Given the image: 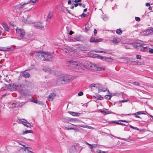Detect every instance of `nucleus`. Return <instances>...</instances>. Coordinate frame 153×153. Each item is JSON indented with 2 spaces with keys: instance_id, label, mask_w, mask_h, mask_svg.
Returning a JSON list of instances; mask_svg holds the SVG:
<instances>
[{
  "instance_id": "1",
  "label": "nucleus",
  "mask_w": 153,
  "mask_h": 153,
  "mask_svg": "<svg viewBox=\"0 0 153 153\" xmlns=\"http://www.w3.org/2000/svg\"><path fill=\"white\" fill-rule=\"evenodd\" d=\"M36 56L39 57H42V59L44 61H51L53 59V56L48 52H39L36 53Z\"/></svg>"
},
{
  "instance_id": "2",
  "label": "nucleus",
  "mask_w": 153,
  "mask_h": 153,
  "mask_svg": "<svg viewBox=\"0 0 153 153\" xmlns=\"http://www.w3.org/2000/svg\"><path fill=\"white\" fill-rule=\"evenodd\" d=\"M69 63L72 65L73 70L75 71L81 72L84 70L85 66L82 64L75 61H69Z\"/></svg>"
},
{
  "instance_id": "3",
  "label": "nucleus",
  "mask_w": 153,
  "mask_h": 153,
  "mask_svg": "<svg viewBox=\"0 0 153 153\" xmlns=\"http://www.w3.org/2000/svg\"><path fill=\"white\" fill-rule=\"evenodd\" d=\"M81 150V147L79 144L72 146L69 149V151L70 153H79Z\"/></svg>"
},
{
  "instance_id": "4",
  "label": "nucleus",
  "mask_w": 153,
  "mask_h": 153,
  "mask_svg": "<svg viewBox=\"0 0 153 153\" xmlns=\"http://www.w3.org/2000/svg\"><path fill=\"white\" fill-rule=\"evenodd\" d=\"M69 80L67 79V76H66L59 78L57 80L58 82H59V85L60 83L63 84L66 83L67 82H68Z\"/></svg>"
},
{
  "instance_id": "5",
  "label": "nucleus",
  "mask_w": 153,
  "mask_h": 153,
  "mask_svg": "<svg viewBox=\"0 0 153 153\" xmlns=\"http://www.w3.org/2000/svg\"><path fill=\"white\" fill-rule=\"evenodd\" d=\"M31 149L28 147L21 148L19 150L20 153H33Z\"/></svg>"
},
{
  "instance_id": "6",
  "label": "nucleus",
  "mask_w": 153,
  "mask_h": 153,
  "mask_svg": "<svg viewBox=\"0 0 153 153\" xmlns=\"http://www.w3.org/2000/svg\"><path fill=\"white\" fill-rule=\"evenodd\" d=\"M16 90L18 91L21 94L26 95L25 94L26 91L25 90V88L19 84H17Z\"/></svg>"
},
{
  "instance_id": "7",
  "label": "nucleus",
  "mask_w": 153,
  "mask_h": 153,
  "mask_svg": "<svg viewBox=\"0 0 153 153\" xmlns=\"http://www.w3.org/2000/svg\"><path fill=\"white\" fill-rule=\"evenodd\" d=\"M19 123H22L24 126L27 127H30L31 126V125L30 124L28 123L27 120L24 119H21L19 120Z\"/></svg>"
},
{
  "instance_id": "8",
  "label": "nucleus",
  "mask_w": 153,
  "mask_h": 153,
  "mask_svg": "<svg viewBox=\"0 0 153 153\" xmlns=\"http://www.w3.org/2000/svg\"><path fill=\"white\" fill-rule=\"evenodd\" d=\"M16 33L19 34L21 37H23L25 35V32L24 30L17 28L16 29Z\"/></svg>"
},
{
  "instance_id": "9",
  "label": "nucleus",
  "mask_w": 153,
  "mask_h": 153,
  "mask_svg": "<svg viewBox=\"0 0 153 153\" xmlns=\"http://www.w3.org/2000/svg\"><path fill=\"white\" fill-rule=\"evenodd\" d=\"M102 41V39L99 38L96 39L94 37H91L90 40V42L92 43H98Z\"/></svg>"
},
{
  "instance_id": "10",
  "label": "nucleus",
  "mask_w": 153,
  "mask_h": 153,
  "mask_svg": "<svg viewBox=\"0 0 153 153\" xmlns=\"http://www.w3.org/2000/svg\"><path fill=\"white\" fill-rule=\"evenodd\" d=\"M17 84H11L8 86V88L11 91H14L16 90V89Z\"/></svg>"
},
{
  "instance_id": "11",
  "label": "nucleus",
  "mask_w": 153,
  "mask_h": 153,
  "mask_svg": "<svg viewBox=\"0 0 153 153\" xmlns=\"http://www.w3.org/2000/svg\"><path fill=\"white\" fill-rule=\"evenodd\" d=\"M36 28L39 29H42L44 28V26L41 23H38L33 25Z\"/></svg>"
},
{
  "instance_id": "12",
  "label": "nucleus",
  "mask_w": 153,
  "mask_h": 153,
  "mask_svg": "<svg viewBox=\"0 0 153 153\" xmlns=\"http://www.w3.org/2000/svg\"><path fill=\"white\" fill-rule=\"evenodd\" d=\"M29 3V2H27V3H25L22 5V6H21V5H20V4H18V5H16L15 7V8L16 9H20L21 8L25 9L26 8V7L25 8V5Z\"/></svg>"
},
{
  "instance_id": "13",
  "label": "nucleus",
  "mask_w": 153,
  "mask_h": 153,
  "mask_svg": "<svg viewBox=\"0 0 153 153\" xmlns=\"http://www.w3.org/2000/svg\"><path fill=\"white\" fill-rule=\"evenodd\" d=\"M64 51H65V52L66 53H68V54L70 55H71L72 56H74L75 55L76 53L75 52H74L73 51H70L66 49H65V50Z\"/></svg>"
},
{
  "instance_id": "14",
  "label": "nucleus",
  "mask_w": 153,
  "mask_h": 153,
  "mask_svg": "<svg viewBox=\"0 0 153 153\" xmlns=\"http://www.w3.org/2000/svg\"><path fill=\"white\" fill-rule=\"evenodd\" d=\"M112 41L114 44H117L120 42V39L118 38L115 37H113Z\"/></svg>"
},
{
  "instance_id": "15",
  "label": "nucleus",
  "mask_w": 153,
  "mask_h": 153,
  "mask_svg": "<svg viewBox=\"0 0 153 153\" xmlns=\"http://www.w3.org/2000/svg\"><path fill=\"white\" fill-rule=\"evenodd\" d=\"M56 94L55 93H51L49 95V97L48 98V100L49 101H52L54 98Z\"/></svg>"
},
{
  "instance_id": "16",
  "label": "nucleus",
  "mask_w": 153,
  "mask_h": 153,
  "mask_svg": "<svg viewBox=\"0 0 153 153\" xmlns=\"http://www.w3.org/2000/svg\"><path fill=\"white\" fill-rule=\"evenodd\" d=\"M99 111L100 112H101L102 114L105 115L110 114L111 113L114 114V113L112 112L111 111H108V110L106 109L104 110H100Z\"/></svg>"
},
{
  "instance_id": "17",
  "label": "nucleus",
  "mask_w": 153,
  "mask_h": 153,
  "mask_svg": "<svg viewBox=\"0 0 153 153\" xmlns=\"http://www.w3.org/2000/svg\"><path fill=\"white\" fill-rule=\"evenodd\" d=\"M1 25L6 31L7 32L9 31V28L6 23L4 22L2 23H1Z\"/></svg>"
},
{
  "instance_id": "18",
  "label": "nucleus",
  "mask_w": 153,
  "mask_h": 153,
  "mask_svg": "<svg viewBox=\"0 0 153 153\" xmlns=\"http://www.w3.org/2000/svg\"><path fill=\"white\" fill-rule=\"evenodd\" d=\"M138 49L142 51H148V47H143L142 46H140Z\"/></svg>"
},
{
  "instance_id": "19",
  "label": "nucleus",
  "mask_w": 153,
  "mask_h": 153,
  "mask_svg": "<svg viewBox=\"0 0 153 153\" xmlns=\"http://www.w3.org/2000/svg\"><path fill=\"white\" fill-rule=\"evenodd\" d=\"M22 75L26 78H29L30 76V74L28 72L26 71H24L22 72Z\"/></svg>"
},
{
  "instance_id": "20",
  "label": "nucleus",
  "mask_w": 153,
  "mask_h": 153,
  "mask_svg": "<svg viewBox=\"0 0 153 153\" xmlns=\"http://www.w3.org/2000/svg\"><path fill=\"white\" fill-rule=\"evenodd\" d=\"M107 90L106 88H103L101 86H98V90L99 92H104L106 91Z\"/></svg>"
},
{
  "instance_id": "21",
  "label": "nucleus",
  "mask_w": 153,
  "mask_h": 153,
  "mask_svg": "<svg viewBox=\"0 0 153 153\" xmlns=\"http://www.w3.org/2000/svg\"><path fill=\"white\" fill-rule=\"evenodd\" d=\"M43 70L45 71V72L48 73H50L51 72V69L45 67L43 68Z\"/></svg>"
},
{
  "instance_id": "22",
  "label": "nucleus",
  "mask_w": 153,
  "mask_h": 153,
  "mask_svg": "<svg viewBox=\"0 0 153 153\" xmlns=\"http://www.w3.org/2000/svg\"><path fill=\"white\" fill-rule=\"evenodd\" d=\"M25 103L22 102H17L15 104V107H21Z\"/></svg>"
},
{
  "instance_id": "23",
  "label": "nucleus",
  "mask_w": 153,
  "mask_h": 153,
  "mask_svg": "<svg viewBox=\"0 0 153 153\" xmlns=\"http://www.w3.org/2000/svg\"><path fill=\"white\" fill-rule=\"evenodd\" d=\"M69 113L70 114H71L73 116H78L79 114L78 113H76V112H69Z\"/></svg>"
},
{
  "instance_id": "24",
  "label": "nucleus",
  "mask_w": 153,
  "mask_h": 153,
  "mask_svg": "<svg viewBox=\"0 0 153 153\" xmlns=\"http://www.w3.org/2000/svg\"><path fill=\"white\" fill-rule=\"evenodd\" d=\"M95 68L98 71H102L104 70H105V68H104L99 67L98 66H95Z\"/></svg>"
},
{
  "instance_id": "25",
  "label": "nucleus",
  "mask_w": 153,
  "mask_h": 153,
  "mask_svg": "<svg viewBox=\"0 0 153 153\" xmlns=\"http://www.w3.org/2000/svg\"><path fill=\"white\" fill-rule=\"evenodd\" d=\"M23 21L24 22H25L27 24H31L32 23V21H29V19L28 18H27L26 20H25V19H24L23 20Z\"/></svg>"
},
{
  "instance_id": "26",
  "label": "nucleus",
  "mask_w": 153,
  "mask_h": 153,
  "mask_svg": "<svg viewBox=\"0 0 153 153\" xmlns=\"http://www.w3.org/2000/svg\"><path fill=\"white\" fill-rule=\"evenodd\" d=\"M141 46V45L140 44L137 43H136L134 44V47L136 48H137L138 49V48H139V47Z\"/></svg>"
},
{
  "instance_id": "27",
  "label": "nucleus",
  "mask_w": 153,
  "mask_h": 153,
  "mask_svg": "<svg viewBox=\"0 0 153 153\" xmlns=\"http://www.w3.org/2000/svg\"><path fill=\"white\" fill-rule=\"evenodd\" d=\"M122 33V31L120 29H118L116 30V33L118 34L121 35Z\"/></svg>"
},
{
  "instance_id": "28",
  "label": "nucleus",
  "mask_w": 153,
  "mask_h": 153,
  "mask_svg": "<svg viewBox=\"0 0 153 153\" xmlns=\"http://www.w3.org/2000/svg\"><path fill=\"white\" fill-rule=\"evenodd\" d=\"M95 97L97 100H102L103 99V98L102 97L99 95H97Z\"/></svg>"
},
{
  "instance_id": "29",
  "label": "nucleus",
  "mask_w": 153,
  "mask_h": 153,
  "mask_svg": "<svg viewBox=\"0 0 153 153\" xmlns=\"http://www.w3.org/2000/svg\"><path fill=\"white\" fill-rule=\"evenodd\" d=\"M111 96L110 95H107L105 96V98L107 100H109L111 97Z\"/></svg>"
},
{
  "instance_id": "30",
  "label": "nucleus",
  "mask_w": 153,
  "mask_h": 153,
  "mask_svg": "<svg viewBox=\"0 0 153 153\" xmlns=\"http://www.w3.org/2000/svg\"><path fill=\"white\" fill-rule=\"evenodd\" d=\"M33 133V131L31 130H27L25 131V132H23V134H27L28 133Z\"/></svg>"
},
{
  "instance_id": "31",
  "label": "nucleus",
  "mask_w": 153,
  "mask_h": 153,
  "mask_svg": "<svg viewBox=\"0 0 153 153\" xmlns=\"http://www.w3.org/2000/svg\"><path fill=\"white\" fill-rule=\"evenodd\" d=\"M53 16L52 13L51 12H50L48 14L47 18L48 19L51 18Z\"/></svg>"
},
{
  "instance_id": "32",
  "label": "nucleus",
  "mask_w": 153,
  "mask_h": 153,
  "mask_svg": "<svg viewBox=\"0 0 153 153\" xmlns=\"http://www.w3.org/2000/svg\"><path fill=\"white\" fill-rule=\"evenodd\" d=\"M90 88H91V89L92 90H94V89L95 88V84H92L91 85L89 86Z\"/></svg>"
},
{
  "instance_id": "33",
  "label": "nucleus",
  "mask_w": 153,
  "mask_h": 153,
  "mask_svg": "<svg viewBox=\"0 0 153 153\" xmlns=\"http://www.w3.org/2000/svg\"><path fill=\"white\" fill-rule=\"evenodd\" d=\"M98 153H108L107 151H103L101 150H98L97 151Z\"/></svg>"
},
{
  "instance_id": "34",
  "label": "nucleus",
  "mask_w": 153,
  "mask_h": 153,
  "mask_svg": "<svg viewBox=\"0 0 153 153\" xmlns=\"http://www.w3.org/2000/svg\"><path fill=\"white\" fill-rule=\"evenodd\" d=\"M138 115H140L141 114H145V113L144 111H139L136 113Z\"/></svg>"
},
{
  "instance_id": "35",
  "label": "nucleus",
  "mask_w": 153,
  "mask_h": 153,
  "mask_svg": "<svg viewBox=\"0 0 153 153\" xmlns=\"http://www.w3.org/2000/svg\"><path fill=\"white\" fill-rule=\"evenodd\" d=\"M130 127L134 129L139 130V129L136 127H134L130 125L129 126Z\"/></svg>"
},
{
  "instance_id": "36",
  "label": "nucleus",
  "mask_w": 153,
  "mask_h": 153,
  "mask_svg": "<svg viewBox=\"0 0 153 153\" xmlns=\"http://www.w3.org/2000/svg\"><path fill=\"white\" fill-rule=\"evenodd\" d=\"M99 59H110V58H109V57L106 58L105 57H103V56H99Z\"/></svg>"
},
{
  "instance_id": "37",
  "label": "nucleus",
  "mask_w": 153,
  "mask_h": 153,
  "mask_svg": "<svg viewBox=\"0 0 153 153\" xmlns=\"http://www.w3.org/2000/svg\"><path fill=\"white\" fill-rule=\"evenodd\" d=\"M88 23H87L86 25L85 28L87 30H88L89 29V27H88Z\"/></svg>"
},
{
  "instance_id": "38",
  "label": "nucleus",
  "mask_w": 153,
  "mask_h": 153,
  "mask_svg": "<svg viewBox=\"0 0 153 153\" xmlns=\"http://www.w3.org/2000/svg\"><path fill=\"white\" fill-rule=\"evenodd\" d=\"M95 52L96 53H106V52L105 51H95Z\"/></svg>"
},
{
  "instance_id": "39",
  "label": "nucleus",
  "mask_w": 153,
  "mask_h": 153,
  "mask_svg": "<svg viewBox=\"0 0 153 153\" xmlns=\"http://www.w3.org/2000/svg\"><path fill=\"white\" fill-rule=\"evenodd\" d=\"M129 101L128 100H120L119 101V102H128Z\"/></svg>"
},
{
  "instance_id": "40",
  "label": "nucleus",
  "mask_w": 153,
  "mask_h": 153,
  "mask_svg": "<svg viewBox=\"0 0 153 153\" xmlns=\"http://www.w3.org/2000/svg\"><path fill=\"white\" fill-rule=\"evenodd\" d=\"M113 123H116V124H120V125H125L123 123H119V122H116V121H114L113 122Z\"/></svg>"
},
{
  "instance_id": "41",
  "label": "nucleus",
  "mask_w": 153,
  "mask_h": 153,
  "mask_svg": "<svg viewBox=\"0 0 153 153\" xmlns=\"http://www.w3.org/2000/svg\"><path fill=\"white\" fill-rule=\"evenodd\" d=\"M149 52L150 53H153V49L149 48Z\"/></svg>"
},
{
  "instance_id": "42",
  "label": "nucleus",
  "mask_w": 153,
  "mask_h": 153,
  "mask_svg": "<svg viewBox=\"0 0 153 153\" xmlns=\"http://www.w3.org/2000/svg\"><path fill=\"white\" fill-rule=\"evenodd\" d=\"M30 100H31V101H32L35 103H37V100H33V99H31Z\"/></svg>"
},
{
  "instance_id": "43",
  "label": "nucleus",
  "mask_w": 153,
  "mask_h": 153,
  "mask_svg": "<svg viewBox=\"0 0 153 153\" xmlns=\"http://www.w3.org/2000/svg\"><path fill=\"white\" fill-rule=\"evenodd\" d=\"M130 45H131V44L128 45H126L125 46V47L126 49H130Z\"/></svg>"
},
{
  "instance_id": "44",
  "label": "nucleus",
  "mask_w": 153,
  "mask_h": 153,
  "mask_svg": "<svg viewBox=\"0 0 153 153\" xmlns=\"http://www.w3.org/2000/svg\"><path fill=\"white\" fill-rule=\"evenodd\" d=\"M133 84L136 85H139L140 84L137 82H134L133 83Z\"/></svg>"
},
{
  "instance_id": "45",
  "label": "nucleus",
  "mask_w": 153,
  "mask_h": 153,
  "mask_svg": "<svg viewBox=\"0 0 153 153\" xmlns=\"http://www.w3.org/2000/svg\"><path fill=\"white\" fill-rule=\"evenodd\" d=\"M83 92L82 91H81V92H79L78 93V95L79 96H81L82 95H83Z\"/></svg>"
},
{
  "instance_id": "46",
  "label": "nucleus",
  "mask_w": 153,
  "mask_h": 153,
  "mask_svg": "<svg viewBox=\"0 0 153 153\" xmlns=\"http://www.w3.org/2000/svg\"><path fill=\"white\" fill-rule=\"evenodd\" d=\"M79 126H80V127H83V128H88V126H86V125H79Z\"/></svg>"
},
{
  "instance_id": "47",
  "label": "nucleus",
  "mask_w": 153,
  "mask_h": 153,
  "mask_svg": "<svg viewBox=\"0 0 153 153\" xmlns=\"http://www.w3.org/2000/svg\"><path fill=\"white\" fill-rule=\"evenodd\" d=\"M87 16V15L86 14H85L83 13L81 15V16L82 18H83L86 17Z\"/></svg>"
},
{
  "instance_id": "48",
  "label": "nucleus",
  "mask_w": 153,
  "mask_h": 153,
  "mask_svg": "<svg viewBox=\"0 0 153 153\" xmlns=\"http://www.w3.org/2000/svg\"><path fill=\"white\" fill-rule=\"evenodd\" d=\"M37 104H38L39 105H43V103L41 101H37Z\"/></svg>"
},
{
  "instance_id": "49",
  "label": "nucleus",
  "mask_w": 153,
  "mask_h": 153,
  "mask_svg": "<svg viewBox=\"0 0 153 153\" xmlns=\"http://www.w3.org/2000/svg\"><path fill=\"white\" fill-rule=\"evenodd\" d=\"M135 20L137 21H139L140 20V18L139 17H135Z\"/></svg>"
},
{
  "instance_id": "50",
  "label": "nucleus",
  "mask_w": 153,
  "mask_h": 153,
  "mask_svg": "<svg viewBox=\"0 0 153 153\" xmlns=\"http://www.w3.org/2000/svg\"><path fill=\"white\" fill-rule=\"evenodd\" d=\"M137 58V59H141V56L140 55H137L136 56Z\"/></svg>"
},
{
  "instance_id": "51",
  "label": "nucleus",
  "mask_w": 153,
  "mask_h": 153,
  "mask_svg": "<svg viewBox=\"0 0 153 153\" xmlns=\"http://www.w3.org/2000/svg\"><path fill=\"white\" fill-rule=\"evenodd\" d=\"M81 1V0H75L74 1H74L75 3H77L78 2H80Z\"/></svg>"
},
{
  "instance_id": "52",
  "label": "nucleus",
  "mask_w": 153,
  "mask_h": 153,
  "mask_svg": "<svg viewBox=\"0 0 153 153\" xmlns=\"http://www.w3.org/2000/svg\"><path fill=\"white\" fill-rule=\"evenodd\" d=\"M94 35H95L97 33V30L96 29H94Z\"/></svg>"
},
{
  "instance_id": "53",
  "label": "nucleus",
  "mask_w": 153,
  "mask_h": 153,
  "mask_svg": "<svg viewBox=\"0 0 153 153\" xmlns=\"http://www.w3.org/2000/svg\"><path fill=\"white\" fill-rule=\"evenodd\" d=\"M134 114L135 115V117L137 118H140V117L136 113Z\"/></svg>"
},
{
  "instance_id": "54",
  "label": "nucleus",
  "mask_w": 153,
  "mask_h": 153,
  "mask_svg": "<svg viewBox=\"0 0 153 153\" xmlns=\"http://www.w3.org/2000/svg\"><path fill=\"white\" fill-rule=\"evenodd\" d=\"M119 121H121L122 122H127V123L128 122V121H127L126 120H119Z\"/></svg>"
},
{
  "instance_id": "55",
  "label": "nucleus",
  "mask_w": 153,
  "mask_h": 153,
  "mask_svg": "<svg viewBox=\"0 0 153 153\" xmlns=\"http://www.w3.org/2000/svg\"><path fill=\"white\" fill-rule=\"evenodd\" d=\"M93 147V148H95L97 146V145L95 144H93L91 145Z\"/></svg>"
},
{
  "instance_id": "56",
  "label": "nucleus",
  "mask_w": 153,
  "mask_h": 153,
  "mask_svg": "<svg viewBox=\"0 0 153 153\" xmlns=\"http://www.w3.org/2000/svg\"><path fill=\"white\" fill-rule=\"evenodd\" d=\"M146 5L147 7H149L150 6V4L149 3H147L146 4Z\"/></svg>"
},
{
  "instance_id": "57",
  "label": "nucleus",
  "mask_w": 153,
  "mask_h": 153,
  "mask_svg": "<svg viewBox=\"0 0 153 153\" xmlns=\"http://www.w3.org/2000/svg\"><path fill=\"white\" fill-rule=\"evenodd\" d=\"M71 3V1L70 0H68V4H70Z\"/></svg>"
},
{
  "instance_id": "58",
  "label": "nucleus",
  "mask_w": 153,
  "mask_h": 153,
  "mask_svg": "<svg viewBox=\"0 0 153 153\" xmlns=\"http://www.w3.org/2000/svg\"><path fill=\"white\" fill-rule=\"evenodd\" d=\"M8 48H6L5 49H0V51H7L8 50Z\"/></svg>"
},
{
  "instance_id": "59",
  "label": "nucleus",
  "mask_w": 153,
  "mask_h": 153,
  "mask_svg": "<svg viewBox=\"0 0 153 153\" xmlns=\"http://www.w3.org/2000/svg\"><path fill=\"white\" fill-rule=\"evenodd\" d=\"M89 148H90V149H91L92 148H93V147L92 146V145L91 144V145H89Z\"/></svg>"
},
{
  "instance_id": "60",
  "label": "nucleus",
  "mask_w": 153,
  "mask_h": 153,
  "mask_svg": "<svg viewBox=\"0 0 153 153\" xmlns=\"http://www.w3.org/2000/svg\"><path fill=\"white\" fill-rule=\"evenodd\" d=\"M31 2L33 3H35L36 2V0H31Z\"/></svg>"
},
{
  "instance_id": "61",
  "label": "nucleus",
  "mask_w": 153,
  "mask_h": 153,
  "mask_svg": "<svg viewBox=\"0 0 153 153\" xmlns=\"http://www.w3.org/2000/svg\"><path fill=\"white\" fill-rule=\"evenodd\" d=\"M78 4L76 3V4H74V6L75 7H77L78 6Z\"/></svg>"
},
{
  "instance_id": "62",
  "label": "nucleus",
  "mask_w": 153,
  "mask_h": 153,
  "mask_svg": "<svg viewBox=\"0 0 153 153\" xmlns=\"http://www.w3.org/2000/svg\"><path fill=\"white\" fill-rule=\"evenodd\" d=\"M73 33V32L71 31L70 33H69V34L70 35H72V34Z\"/></svg>"
},
{
  "instance_id": "63",
  "label": "nucleus",
  "mask_w": 153,
  "mask_h": 153,
  "mask_svg": "<svg viewBox=\"0 0 153 153\" xmlns=\"http://www.w3.org/2000/svg\"><path fill=\"white\" fill-rule=\"evenodd\" d=\"M107 18L106 17H103V20H106V19H107Z\"/></svg>"
},
{
  "instance_id": "64",
  "label": "nucleus",
  "mask_w": 153,
  "mask_h": 153,
  "mask_svg": "<svg viewBox=\"0 0 153 153\" xmlns=\"http://www.w3.org/2000/svg\"><path fill=\"white\" fill-rule=\"evenodd\" d=\"M78 4V5H79V6H82V4H81V3H79Z\"/></svg>"
}]
</instances>
